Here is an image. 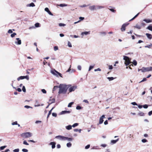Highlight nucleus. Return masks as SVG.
Listing matches in <instances>:
<instances>
[{
    "mask_svg": "<svg viewBox=\"0 0 152 152\" xmlns=\"http://www.w3.org/2000/svg\"><path fill=\"white\" fill-rule=\"evenodd\" d=\"M71 85H66L65 84H60L58 86L59 91L58 93L59 94H65L67 91L68 88Z\"/></svg>",
    "mask_w": 152,
    "mask_h": 152,
    "instance_id": "f257e3e1",
    "label": "nucleus"
},
{
    "mask_svg": "<svg viewBox=\"0 0 152 152\" xmlns=\"http://www.w3.org/2000/svg\"><path fill=\"white\" fill-rule=\"evenodd\" d=\"M20 136L23 138H28L31 137L32 136V134L31 132H27L22 133Z\"/></svg>",
    "mask_w": 152,
    "mask_h": 152,
    "instance_id": "f03ea898",
    "label": "nucleus"
},
{
    "mask_svg": "<svg viewBox=\"0 0 152 152\" xmlns=\"http://www.w3.org/2000/svg\"><path fill=\"white\" fill-rule=\"evenodd\" d=\"M50 72L53 75L57 77H58L59 76L61 77H63L62 74L55 69L51 70Z\"/></svg>",
    "mask_w": 152,
    "mask_h": 152,
    "instance_id": "7ed1b4c3",
    "label": "nucleus"
},
{
    "mask_svg": "<svg viewBox=\"0 0 152 152\" xmlns=\"http://www.w3.org/2000/svg\"><path fill=\"white\" fill-rule=\"evenodd\" d=\"M123 59L125 61V64L126 66L129 65L130 64L132 63V62L131 61L130 58L127 56H124Z\"/></svg>",
    "mask_w": 152,
    "mask_h": 152,
    "instance_id": "20e7f679",
    "label": "nucleus"
},
{
    "mask_svg": "<svg viewBox=\"0 0 152 152\" xmlns=\"http://www.w3.org/2000/svg\"><path fill=\"white\" fill-rule=\"evenodd\" d=\"M142 72H143L152 71V66L149 67H143L142 68Z\"/></svg>",
    "mask_w": 152,
    "mask_h": 152,
    "instance_id": "39448f33",
    "label": "nucleus"
},
{
    "mask_svg": "<svg viewBox=\"0 0 152 152\" xmlns=\"http://www.w3.org/2000/svg\"><path fill=\"white\" fill-rule=\"evenodd\" d=\"M65 137L61 135H58L56 136L55 138L61 140H64Z\"/></svg>",
    "mask_w": 152,
    "mask_h": 152,
    "instance_id": "423d86ee",
    "label": "nucleus"
},
{
    "mask_svg": "<svg viewBox=\"0 0 152 152\" xmlns=\"http://www.w3.org/2000/svg\"><path fill=\"white\" fill-rule=\"evenodd\" d=\"M70 87L69 89V92L74 91L77 88V86H71Z\"/></svg>",
    "mask_w": 152,
    "mask_h": 152,
    "instance_id": "0eeeda50",
    "label": "nucleus"
},
{
    "mask_svg": "<svg viewBox=\"0 0 152 152\" xmlns=\"http://www.w3.org/2000/svg\"><path fill=\"white\" fill-rule=\"evenodd\" d=\"M89 9L91 11H93L96 10V7L95 5L91 6L89 7Z\"/></svg>",
    "mask_w": 152,
    "mask_h": 152,
    "instance_id": "6e6552de",
    "label": "nucleus"
},
{
    "mask_svg": "<svg viewBox=\"0 0 152 152\" xmlns=\"http://www.w3.org/2000/svg\"><path fill=\"white\" fill-rule=\"evenodd\" d=\"M129 24V23L127 24V23H124L123 24L121 27V31H125V30L126 29V27L127 26V25Z\"/></svg>",
    "mask_w": 152,
    "mask_h": 152,
    "instance_id": "1a4fd4ad",
    "label": "nucleus"
},
{
    "mask_svg": "<svg viewBox=\"0 0 152 152\" xmlns=\"http://www.w3.org/2000/svg\"><path fill=\"white\" fill-rule=\"evenodd\" d=\"M105 115H102L101 117L100 118L99 120V124H101L103 123L104 120L103 119L104 118H105Z\"/></svg>",
    "mask_w": 152,
    "mask_h": 152,
    "instance_id": "9d476101",
    "label": "nucleus"
},
{
    "mask_svg": "<svg viewBox=\"0 0 152 152\" xmlns=\"http://www.w3.org/2000/svg\"><path fill=\"white\" fill-rule=\"evenodd\" d=\"M71 113L70 111H62L60 113V115H63L64 114L66 113Z\"/></svg>",
    "mask_w": 152,
    "mask_h": 152,
    "instance_id": "9b49d317",
    "label": "nucleus"
},
{
    "mask_svg": "<svg viewBox=\"0 0 152 152\" xmlns=\"http://www.w3.org/2000/svg\"><path fill=\"white\" fill-rule=\"evenodd\" d=\"M45 10L50 15H53L51 13V12H50V11L49 10V9L48 7H46L45 9Z\"/></svg>",
    "mask_w": 152,
    "mask_h": 152,
    "instance_id": "f8f14e48",
    "label": "nucleus"
},
{
    "mask_svg": "<svg viewBox=\"0 0 152 152\" xmlns=\"http://www.w3.org/2000/svg\"><path fill=\"white\" fill-rule=\"evenodd\" d=\"M56 143L55 142H51L50 143V145H52V148L53 149L55 148Z\"/></svg>",
    "mask_w": 152,
    "mask_h": 152,
    "instance_id": "ddd939ff",
    "label": "nucleus"
},
{
    "mask_svg": "<svg viewBox=\"0 0 152 152\" xmlns=\"http://www.w3.org/2000/svg\"><path fill=\"white\" fill-rule=\"evenodd\" d=\"M16 39L17 40V41L15 42V43L18 45H20L21 44V41L19 39V38H17Z\"/></svg>",
    "mask_w": 152,
    "mask_h": 152,
    "instance_id": "4468645a",
    "label": "nucleus"
},
{
    "mask_svg": "<svg viewBox=\"0 0 152 152\" xmlns=\"http://www.w3.org/2000/svg\"><path fill=\"white\" fill-rule=\"evenodd\" d=\"M119 140V139H118L116 140H112L111 141V144L112 145L115 144Z\"/></svg>",
    "mask_w": 152,
    "mask_h": 152,
    "instance_id": "2eb2a0df",
    "label": "nucleus"
},
{
    "mask_svg": "<svg viewBox=\"0 0 152 152\" xmlns=\"http://www.w3.org/2000/svg\"><path fill=\"white\" fill-rule=\"evenodd\" d=\"M73 140V139L71 138H69L68 137H65V140H67L68 141H71Z\"/></svg>",
    "mask_w": 152,
    "mask_h": 152,
    "instance_id": "dca6fc26",
    "label": "nucleus"
},
{
    "mask_svg": "<svg viewBox=\"0 0 152 152\" xmlns=\"http://www.w3.org/2000/svg\"><path fill=\"white\" fill-rule=\"evenodd\" d=\"M143 21L146 22V23H149L152 22V20L149 19H144Z\"/></svg>",
    "mask_w": 152,
    "mask_h": 152,
    "instance_id": "f3484780",
    "label": "nucleus"
},
{
    "mask_svg": "<svg viewBox=\"0 0 152 152\" xmlns=\"http://www.w3.org/2000/svg\"><path fill=\"white\" fill-rule=\"evenodd\" d=\"M146 35L147 37L150 39H151L152 38V35L150 34L146 33Z\"/></svg>",
    "mask_w": 152,
    "mask_h": 152,
    "instance_id": "a211bd4d",
    "label": "nucleus"
},
{
    "mask_svg": "<svg viewBox=\"0 0 152 152\" xmlns=\"http://www.w3.org/2000/svg\"><path fill=\"white\" fill-rule=\"evenodd\" d=\"M27 7H34L35 6V5L32 2L30 4H27Z\"/></svg>",
    "mask_w": 152,
    "mask_h": 152,
    "instance_id": "6ab92c4d",
    "label": "nucleus"
},
{
    "mask_svg": "<svg viewBox=\"0 0 152 152\" xmlns=\"http://www.w3.org/2000/svg\"><path fill=\"white\" fill-rule=\"evenodd\" d=\"M72 126L71 125H69L67 126H66V128L68 130H70L72 129Z\"/></svg>",
    "mask_w": 152,
    "mask_h": 152,
    "instance_id": "aec40b11",
    "label": "nucleus"
},
{
    "mask_svg": "<svg viewBox=\"0 0 152 152\" xmlns=\"http://www.w3.org/2000/svg\"><path fill=\"white\" fill-rule=\"evenodd\" d=\"M134 27L138 29H140L141 28V26L137 24H136Z\"/></svg>",
    "mask_w": 152,
    "mask_h": 152,
    "instance_id": "412c9836",
    "label": "nucleus"
},
{
    "mask_svg": "<svg viewBox=\"0 0 152 152\" xmlns=\"http://www.w3.org/2000/svg\"><path fill=\"white\" fill-rule=\"evenodd\" d=\"M138 115L140 116H143L144 115V113L140 111L138 113Z\"/></svg>",
    "mask_w": 152,
    "mask_h": 152,
    "instance_id": "4be33fe9",
    "label": "nucleus"
},
{
    "mask_svg": "<svg viewBox=\"0 0 152 152\" xmlns=\"http://www.w3.org/2000/svg\"><path fill=\"white\" fill-rule=\"evenodd\" d=\"M49 101L50 102V101L51 102L50 103V104H52L53 103H54L55 102V99L53 98V99H49Z\"/></svg>",
    "mask_w": 152,
    "mask_h": 152,
    "instance_id": "5701e85b",
    "label": "nucleus"
},
{
    "mask_svg": "<svg viewBox=\"0 0 152 152\" xmlns=\"http://www.w3.org/2000/svg\"><path fill=\"white\" fill-rule=\"evenodd\" d=\"M53 108H54V107H53L52 108V109L50 111H49L48 113V115L47 116V118H48L49 117V115L51 114V113L52 111L53 110Z\"/></svg>",
    "mask_w": 152,
    "mask_h": 152,
    "instance_id": "b1692460",
    "label": "nucleus"
},
{
    "mask_svg": "<svg viewBox=\"0 0 152 152\" xmlns=\"http://www.w3.org/2000/svg\"><path fill=\"white\" fill-rule=\"evenodd\" d=\"M89 34V32L87 31H86L84 32H83L81 33V35L83 36L84 34L87 35Z\"/></svg>",
    "mask_w": 152,
    "mask_h": 152,
    "instance_id": "393cba45",
    "label": "nucleus"
},
{
    "mask_svg": "<svg viewBox=\"0 0 152 152\" xmlns=\"http://www.w3.org/2000/svg\"><path fill=\"white\" fill-rule=\"evenodd\" d=\"M67 4H61L59 5V6L61 7H64L67 6Z\"/></svg>",
    "mask_w": 152,
    "mask_h": 152,
    "instance_id": "a878e982",
    "label": "nucleus"
},
{
    "mask_svg": "<svg viewBox=\"0 0 152 152\" xmlns=\"http://www.w3.org/2000/svg\"><path fill=\"white\" fill-rule=\"evenodd\" d=\"M132 63L134 65V66L137 65V61L135 60H134L133 62H132Z\"/></svg>",
    "mask_w": 152,
    "mask_h": 152,
    "instance_id": "bb28decb",
    "label": "nucleus"
},
{
    "mask_svg": "<svg viewBox=\"0 0 152 152\" xmlns=\"http://www.w3.org/2000/svg\"><path fill=\"white\" fill-rule=\"evenodd\" d=\"M96 9H101L102 8H104V7L103 6H99V5H96Z\"/></svg>",
    "mask_w": 152,
    "mask_h": 152,
    "instance_id": "cd10ccee",
    "label": "nucleus"
},
{
    "mask_svg": "<svg viewBox=\"0 0 152 152\" xmlns=\"http://www.w3.org/2000/svg\"><path fill=\"white\" fill-rule=\"evenodd\" d=\"M107 78L108 79L109 81H112L114 79V78L113 77H107Z\"/></svg>",
    "mask_w": 152,
    "mask_h": 152,
    "instance_id": "c85d7f7f",
    "label": "nucleus"
},
{
    "mask_svg": "<svg viewBox=\"0 0 152 152\" xmlns=\"http://www.w3.org/2000/svg\"><path fill=\"white\" fill-rule=\"evenodd\" d=\"M66 146L68 147H70L72 146V144L70 142H68L66 144Z\"/></svg>",
    "mask_w": 152,
    "mask_h": 152,
    "instance_id": "c756f323",
    "label": "nucleus"
},
{
    "mask_svg": "<svg viewBox=\"0 0 152 152\" xmlns=\"http://www.w3.org/2000/svg\"><path fill=\"white\" fill-rule=\"evenodd\" d=\"M74 104V102H72L69 103L68 105V107H71L72 105Z\"/></svg>",
    "mask_w": 152,
    "mask_h": 152,
    "instance_id": "7c9ffc66",
    "label": "nucleus"
},
{
    "mask_svg": "<svg viewBox=\"0 0 152 152\" xmlns=\"http://www.w3.org/2000/svg\"><path fill=\"white\" fill-rule=\"evenodd\" d=\"M139 13L137 14L136 15H135L129 21H131V20H133L136 17H137L138 15L139 14Z\"/></svg>",
    "mask_w": 152,
    "mask_h": 152,
    "instance_id": "2f4dec72",
    "label": "nucleus"
},
{
    "mask_svg": "<svg viewBox=\"0 0 152 152\" xmlns=\"http://www.w3.org/2000/svg\"><path fill=\"white\" fill-rule=\"evenodd\" d=\"M6 147H7V146H6V145L1 146L0 147V150H3L4 148H6Z\"/></svg>",
    "mask_w": 152,
    "mask_h": 152,
    "instance_id": "473e14b6",
    "label": "nucleus"
},
{
    "mask_svg": "<svg viewBox=\"0 0 152 152\" xmlns=\"http://www.w3.org/2000/svg\"><path fill=\"white\" fill-rule=\"evenodd\" d=\"M58 88V86H54L53 88V91H54L57 88Z\"/></svg>",
    "mask_w": 152,
    "mask_h": 152,
    "instance_id": "72a5a7b5",
    "label": "nucleus"
},
{
    "mask_svg": "<svg viewBox=\"0 0 152 152\" xmlns=\"http://www.w3.org/2000/svg\"><path fill=\"white\" fill-rule=\"evenodd\" d=\"M94 65L93 66H90L88 69V71H90L91 69H93V68L94 67Z\"/></svg>",
    "mask_w": 152,
    "mask_h": 152,
    "instance_id": "f704fd0d",
    "label": "nucleus"
},
{
    "mask_svg": "<svg viewBox=\"0 0 152 152\" xmlns=\"http://www.w3.org/2000/svg\"><path fill=\"white\" fill-rule=\"evenodd\" d=\"M24 107L26 108H27V109H28V108H31L32 109V107H31V106H28V105H25L24 106Z\"/></svg>",
    "mask_w": 152,
    "mask_h": 152,
    "instance_id": "c9c22d12",
    "label": "nucleus"
},
{
    "mask_svg": "<svg viewBox=\"0 0 152 152\" xmlns=\"http://www.w3.org/2000/svg\"><path fill=\"white\" fill-rule=\"evenodd\" d=\"M78 125V124L77 123H75L72 126L73 127H75L76 126H77Z\"/></svg>",
    "mask_w": 152,
    "mask_h": 152,
    "instance_id": "e433bc0d",
    "label": "nucleus"
},
{
    "mask_svg": "<svg viewBox=\"0 0 152 152\" xmlns=\"http://www.w3.org/2000/svg\"><path fill=\"white\" fill-rule=\"evenodd\" d=\"M35 27H39L40 26L39 24V23H37L35 24Z\"/></svg>",
    "mask_w": 152,
    "mask_h": 152,
    "instance_id": "4c0bfd02",
    "label": "nucleus"
},
{
    "mask_svg": "<svg viewBox=\"0 0 152 152\" xmlns=\"http://www.w3.org/2000/svg\"><path fill=\"white\" fill-rule=\"evenodd\" d=\"M147 28L149 30L152 31V26H149Z\"/></svg>",
    "mask_w": 152,
    "mask_h": 152,
    "instance_id": "58836bf2",
    "label": "nucleus"
},
{
    "mask_svg": "<svg viewBox=\"0 0 152 152\" xmlns=\"http://www.w3.org/2000/svg\"><path fill=\"white\" fill-rule=\"evenodd\" d=\"M23 144L26 145H28L29 144L28 143L26 140H24L23 142Z\"/></svg>",
    "mask_w": 152,
    "mask_h": 152,
    "instance_id": "ea45409f",
    "label": "nucleus"
},
{
    "mask_svg": "<svg viewBox=\"0 0 152 152\" xmlns=\"http://www.w3.org/2000/svg\"><path fill=\"white\" fill-rule=\"evenodd\" d=\"M66 26V24H64V23H59V26Z\"/></svg>",
    "mask_w": 152,
    "mask_h": 152,
    "instance_id": "a19ab883",
    "label": "nucleus"
},
{
    "mask_svg": "<svg viewBox=\"0 0 152 152\" xmlns=\"http://www.w3.org/2000/svg\"><path fill=\"white\" fill-rule=\"evenodd\" d=\"M145 109H147L148 107V105L147 104H145L142 106Z\"/></svg>",
    "mask_w": 152,
    "mask_h": 152,
    "instance_id": "79ce46f5",
    "label": "nucleus"
},
{
    "mask_svg": "<svg viewBox=\"0 0 152 152\" xmlns=\"http://www.w3.org/2000/svg\"><path fill=\"white\" fill-rule=\"evenodd\" d=\"M22 90L24 92H26V88H25V87L24 86H23Z\"/></svg>",
    "mask_w": 152,
    "mask_h": 152,
    "instance_id": "37998d69",
    "label": "nucleus"
},
{
    "mask_svg": "<svg viewBox=\"0 0 152 152\" xmlns=\"http://www.w3.org/2000/svg\"><path fill=\"white\" fill-rule=\"evenodd\" d=\"M141 141L143 143H145L147 142V140L145 139H142Z\"/></svg>",
    "mask_w": 152,
    "mask_h": 152,
    "instance_id": "c03bdc74",
    "label": "nucleus"
},
{
    "mask_svg": "<svg viewBox=\"0 0 152 152\" xmlns=\"http://www.w3.org/2000/svg\"><path fill=\"white\" fill-rule=\"evenodd\" d=\"M19 148L13 150L14 152H19Z\"/></svg>",
    "mask_w": 152,
    "mask_h": 152,
    "instance_id": "a18cd8bd",
    "label": "nucleus"
},
{
    "mask_svg": "<svg viewBox=\"0 0 152 152\" xmlns=\"http://www.w3.org/2000/svg\"><path fill=\"white\" fill-rule=\"evenodd\" d=\"M81 109V107L80 106H77L76 107V109L77 110H80Z\"/></svg>",
    "mask_w": 152,
    "mask_h": 152,
    "instance_id": "49530a36",
    "label": "nucleus"
},
{
    "mask_svg": "<svg viewBox=\"0 0 152 152\" xmlns=\"http://www.w3.org/2000/svg\"><path fill=\"white\" fill-rule=\"evenodd\" d=\"M22 151L23 152H28V151L27 149L25 148H23L22 149Z\"/></svg>",
    "mask_w": 152,
    "mask_h": 152,
    "instance_id": "de8ad7c7",
    "label": "nucleus"
},
{
    "mask_svg": "<svg viewBox=\"0 0 152 152\" xmlns=\"http://www.w3.org/2000/svg\"><path fill=\"white\" fill-rule=\"evenodd\" d=\"M18 124L17 121H15L12 123V125H16Z\"/></svg>",
    "mask_w": 152,
    "mask_h": 152,
    "instance_id": "09e8293b",
    "label": "nucleus"
},
{
    "mask_svg": "<svg viewBox=\"0 0 152 152\" xmlns=\"http://www.w3.org/2000/svg\"><path fill=\"white\" fill-rule=\"evenodd\" d=\"M77 69L80 71L81 69V66L80 65H78L77 67Z\"/></svg>",
    "mask_w": 152,
    "mask_h": 152,
    "instance_id": "8fccbe9b",
    "label": "nucleus"
},
{
    "mask_svg": "<svg viewBox=\"0 0 152 152\" xmlns=\"http://www.w3.org/2000/svg\"><path fill=\"white\" fill-rule=\"evenodd\" d=\"M16 35V34L15 33H14L13 34H12L11 35V36L12 37H13L15 35Z\"/></svg>",
    "mask_w": 152,
    "mask_h": 152,
    "instance_id": "3c124183",
    "label": "nucleus"
},
{
    "mask_svg": "<svg viewBox=\"0 0 152 152\" xmlns=\"http://www.w3.org/2000/svg\"><path fill=\"white\" fill-rule=\"evenodd\" d=\"M147 80V79L146 78H144L143 79L140 81L139 83L145 81H146Z\"/></svg>",
    "mask_w": 152,
    "mask_h": 152,
    "instance_id": "603ef678",
    "label": "nucleus"
},
{
    "mask_svg": "<svg viewBox=\"0 0 152 152\" xmlns=\"http://www.w3.org/2000/svg\"><path fill=\"white\" fill-rule=\"evenodd\" d=\"M41 91L44 94H46V91L45 89H42Z\"/></svg>",
    "mask_w": 152,
    "mask_h": 152,
    "instance_id": "864d4df0",
    "label": "nucleus"
},
{
    "mask_svg": "<svg viewBox=\"0 0 152 152\" xmlns=\"http://www.w3.org/2000/svg\"><path fill=\"white\" fill-rule=\"evenodd\" d=\"M52 115L53 117H56L57 115L56 113H52Z\"/></svg>",
    "mask_w": 152,
    "mask_h": 152,
    "instance_id": "5fc2aeb1",
    "label": "nucleus"
},
{
    "mask_svg": "<svg viewBox=\"0 0 152 152\" xmlns=\"http://www.w3.org/2000/svg\"><path fill=\"white\" fill-rule=\"evenodd\" d=\"M100 34L101 35H105L106 34V33L105 32H100Z\"/></svg>",
    "mask_w": 152,
    "mask_h": 152,
    "instance_id": "6e6d98bb",
    "label": "nucleus"
},
{
    "mask_svg": "<svg viewBox=\"0 0 152 152\" xmlns=\"http://www.w3.org/2000/svg\"><path fill=\"white\" fill-rule=\"evenodd\" d=\"M94 71L95 72H96L97 71H101V69H100L99 68H98L97 69H95L94 70Z\"/></svg>",
    "mask_w": 152,
    "mask_h": 152,
    "instance_id": "4d7b16f0",
    "label": "nucleus"
},
{
    "mask_svg": "<svg viewBox=\"0 0 152 152\" xmlns=\"http://www.w3.org/2000/svg\"><path fill=\"white\" fill-rule=\"evenodd\" d=\"M87 6L86 4H83V5H80L79 7H87Z\"/></svg>",
    "mask_w": 152,
    "mask_h": 152,
    "instance_id": "13d9d810",
    "label": "nucleus"
},
{
    "mask_svg": "<svg viewBox=\"0 0 152 152\" xmlns=\"http://www.w3.org/2000/svg\"><path fill=\"white\" fill-rule=\"evenodd\" d=\"M90 147V145H88L85 147V149H88Z\"/></svg>",
    "mask_w": 152,
    "mask_h": 152,
    "instance_id": "bf43d9fd",
    "label": "nucleus"
},
{
    "mask_svg": "<svg viewBox=\"0 0 152 152\" xmlns=\"http://www.w3.org/2000/svg\"><path fill=\"white\" fill-rule=\"evenodd\" d=\"M25 78L27 80H28L29 79L28 76V75L24 76V79Z\"/></svg>",
    "mask_w": 152,
    "mask_h": 152,
    "instance_id": "052dcab7",
    "label": "nucleus"
},
{
    "mask_svg": "<svg viewBox=\"0 0 152 152\" xmlns=\"http://www.w3.org/2000/svg\"><path fill=\"white\" fill-rule=\"evenodd\" d=\"M113 68V66L112 65H110L109 66V69H112Z\"/></svg>",
    "mask_w": 152,
    "mask_h": 152,
    "instance_id": "680f3d73",
    "label": "nucleus"
},
{
    "mask_svg": "<svg viewBox=\"0 0 152 152\" xmlns=\"http://www.w3.org/2000/svg\"><path fill=\"white\" fill-rule=\"evenodd\" d=\"M131 104H132L133 105H137V104L136 102H135L131 103Z\"/></svg>",
    "mask_w": 152,
    "mask_h": 152,
    "instance_id": "e2e57ef3",
    "label": "nucleus"
},
{
    "mask_svg": "<svg viewBox=\"0 0 152 152\" xmlns=\"http://www.w3.org/2000/svg\"><path fill=\"white\" fill-rule=\"evenodd\" d=\"M68 46L69 47H71L72 46L71 44L69 42H68Z\"/></svg>",
    "mask_w": 152,
    "mask_h": 152,
    "instance_id": "0e129e2a",
    "label": "nucleus"
},
{
    "mask_svg": "<svg viewBox=\"0 0 152 152\" xmlns=\"http://www.w3.org/2000/svg\"><path fill=\"white\" fill-rule=\"evenodd\" d=\"M148 115L149 116H151L152 115V110L151 111L148 112Z\"/></svg>",
    "mask_w": 152,
    "mask_h": 152,
    "instance_id": "69168bd1",
    "label": "nucleus"
},
{
    "mask_svg": "<svg viewBox=\"0 0 152 152\" xmlns=\"http://www.w3.org/2000/svg\"><path fill=\"white\" fill-rule=\"evenodd\" d=\"M108 124V121L107 120H106L104 122V124L105 125H106L107 124Z\"/></svg>",
    "mask_w": 152,
    "mask_h": 152,
    "instance_id": "338daca9",
    "label": "nucleus"
},
{
    "mask_svg": "<svg viewBox=\"0 0 152 152\" xmlns=\"http://www.w3.org/2000/svg\"><path fill=\"white\" fill-rule=\"evenodd\" d=\"M109 10L110 11H111V12H115V11L114 10L112 9H110Z\"/></svg>",
    "mask_w": 152,
    "mask_h": 152,
    "instance_id": "774afa93",
    "label": "nucleus"
}]
</instances>
